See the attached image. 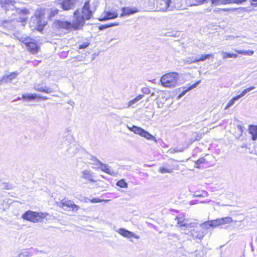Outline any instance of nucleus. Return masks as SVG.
<instances>
[{
  "label": "nucleus",
  "mask_w": 257,
  "mask_h": 257,
  "mask_svg": "<svg viewBox=\"0 0 257 257\" xmlns=\"http://www.w3.org/2000/svg\"><path fill=\"white\" fill-rule=\"evenodd\" d=\"M97 3V0H90L85 3L81 12L76 10L73 18L72 22L56 20L54 23V26L56 28L65 29L68 30L81 29L85 24V21L89 20L95 10L92 8V6Z\"/></svg>",
  "instance_id": "f257e3e1"
},
{
  "label": "nucleus",
  "mask_w": 257,
  "mask_h": 257,
  "mask_svg": "<svg viewBox=\"0 0 257 257\" xmlns=\"http://www.w3.org/2000/svg\"><path fill=\"white\" fill-rule=\"evenodd\" d=\"M12 11H14V13L10 17L11 20L13 21L17 19L18 22L22 23L23 26H25L28 19V16L30 14L29 10L26 8H17L15 7Z\"/></svg>",
  "instance_id": "f03ea898"
},
{
  "label": "nucleus",
  "mask_w": 257,
  "mask_h": 257,
  "mask_svg": "<svg viewBox=\"0 0 257 257\" xmlns=\"http://www.w3.org/2000/svg\"><path fill=\"white\" fill-rule=\"evenodd\" d=\"M179 74L177 73H168L162 76L161 78L162 84L166 87H174L178 84Z\"/></svg>",
  "instance_id": "7ed1b4c3"
},
{
  "label": "nucleus",
  "mask_w": 257,
  "mask_h": 257,
  "mask_svg": "<svg viewBox=\"0 0 257 257\" xmlns=\"http://www.w3.org/2000/svg\"><path fill=\"white\" fill-rule=\"evenodd\" d=\"M48 213L45 212H37L31 210L27 211L23 215L22 218L24 219L36 223L41 222L45 218Z\"/></svg>",
  "instance_id": "20e7f679"
},
{
  "label": "nucleus",
  "mask_w": 257,
  "mask_h": 257,
  "mask_svg": "<svg viewBox=\"0 0 257 257\" xmlns=\"http://www.w3.org/2000/svg\"><path fill=\"white\" fill-rule=\"evenodd\" d=\"M15 36L18 40L24 43L26 45L32 54H35L38 52L39 47L35 40L31 39L29 37H26L24 36L16 35Z\"/></svg>",
  "instance_id": "39448f33"
},
{
  "label": "nucleus",
  "mask_w": 257,
  "mask_h": 257,
  "mask_svg": "<svg viewBox=\"0 0 257 257\" xmlns=\"http://www.w3.org/2000/svg\"><path fill=\"white\" fill-rule=\"evenodd\" d=\"M127 127L130 131L133 132L136 134L139 135L141 137H144L148 140L153 141L155 143H157V140L154 136H153L149 132H147L142 128L137 126L136 125H133L132 127L127 125Z\"/></svg>",
  "instance_id": "423d86ee"
},
{
  "label": "nucleus",
  "mask_w": 257,
  "mask_h": 257,
  "mask_svg": "<svg viewBox=\"0 0 257 257\" xmlns=\"http://www.w3.org/2000/svg\"><path fill=\"white\" fill-rule=\"evenodd\" d=\"M57 205L61 208H63L64 206L72 208L73 211H77L79 209V207L75 204L74 202L71 200H69L67 198L62 199L61 201L57 202Z\"/></svg>",
  "instance_id": "0eeeda50"
},
{
  "label": "nucleus",
  "mask_w": 257,
  "mask_h": 257,
  "mask_svg": "<svg viewBox=\"0 0 257 257\" xmlns=\"http://www.w3.org/2000/svg\"><path fill=\"white\" fill-rule=\"evenodd\" d=\"M81 177L89 182H96L94 173L89 169H86L81 172Z\"/></svg>",
  "instance_id": "6e6552de"
},
{
  "label": "nucleus",
  "mask_w": 257,
  "mask_h": 257,
  "mask_svg": "<svg viewBox=\"0 0 257 257\" xmlns=\"http://www.w3.org/2000/svg\"><path fill=\"white\" fill-rule=\"evenodd\" d=\"M79 0H62L60 4L61 8L64 11H68L73 9L75 5Z\"/></svg>",
  "instance_id": "1a4fd4ad"
},
{
  "label": "nucleus",
  "mask_w": 257,
  "mask_h": 257,
  "mask_svg": "<svg viewBox=\"0 0 257 257\" xmlns=\"http://www.w3.org/2000/svg\"><path fill=\"white\" fill-rule=\"evenodd\" d=\"M175 219L178 221L177 224L179 225L180 227L192 228L195 227L197 225V223L194 222H189L187 219L182 220L179 217H176Z\"/></svg>",
  "instance_id": "9d476101"
},
{
  "label": "nucleus",
  "mask_w": 257,
  "mask_h": 257,
  "mask_svg": "<svg viewBox=\"0 0 257 257\" xmlns=\"http://www.w3.org/2000/svg\"><path fill=\"white\" fill-rule=\"evenodd\" d=\"M104 16H101L99 18L100 21H104L109 19H113L118 17V14L116 11H104Z\"/></svg>",
  "instance_id": "9b49d317"
},
{
  "label": "nucleus",
  "mask_w": 257,
  "mask_h": 257,
  "mask_svg": "<svg viewBox=\"0 0 257 257\" xmlns=\"http://www.w3.org/2000/svg\"><path fill=\"white\" fill-rule=\"evenodd\" d=\"M122 14L120 15V17H123L124 16H128L139 12L137 8H131L129 7L122 8Z\"/></svg>",
  "instance_id": "f8f14e48"
},
{
  "label": "nucleus",
  "mask_w": 257,
  "mask_h": 257,
  "mask_svg": "<svg viewBox=\"0 0 257 257\" xmlns=\"http://www.w3.org/2000/svg\"><path fill=\"white\" fill-rule=\"evenodd\" d=\"M44 14L43 12H41L38 15L36 14L34 17L31 18V21H36V25L38 27L44 26L46 25V23L45 22H42L41 21V19H42V16H43Z\"/></svg>",
  "instance_id": "ddd939ff"
},
{
  "label": "nucleus",
  "mask_w": 257,
  "mask_h": 257,
  "mask_svg": "<svg viewBox=\"0 0 257 257\" xmlns=\"http://www.w3.org/2000/svg\"><path fill=\"white\" fill-rule=\"evenodd\" d=\"M18 75V73L17 72H13L11 73L9 75H4L3 76L2 78L0 79V80H2V83H8L11 82L12 80L14 79H15L17 76Z\"/></svg>",
  "instance_id": "4468645a"
},
{
  "label": "nucleus",
  "mask_w": 257,
  "mask_h": 257,
  "mask_svg": "<svg viewBox=\"0 0 257 257\" xmlns=\"http://www.w3.org/2000/svg\"><path fill=\"white\" fill-rule=\"evenodd\" d=\"M100 169L102 171H104L112 176H114L116 174V173L112 169H111L108 165L103 164L102 162L100 163Z\"/></svg>",
  "instance_id": "2eb2a0df"
},
{
  "label": "nucleus",
  "mask_w": 257,
  "mask_h": 257,
  "mask_svg": "<svg viewBox=\"0 0 257 257\" xmlns=\"http://www.w3.org/2000/svg\"><path fill=\"white\" fill-rule=\"evenodd\" d=\"M170 4L165 2L160 1L158 2L157 5V9L158 11L165 12L169 8Z\"/></svg>",
  "instance_id": "dca6fc26"
},
{
  "label": "nucleus",
  "mask_w": 257,
  "mask_h": 257,
  "mask_svg": "<svg viewBox=\"0 0 257 257\" xmlns=\"http://www.w3.org/2000/svg\"><path fill=\"white\" fill-rule=\"evenodd\" d=\"M34 88L36 91L44 92L46 93H50L52 92V90L48 88L46 86H41L40 84H35Z\"/></svg>",
  "instance_id": "f3484780"
},
{
  "label": "nucleus",
  "mask_w": 257,
  "mask_h": 257,
  "mask_svg": "<svg viewBox=\"0 0 257 257\" xmlns=\"http://www.w3.org/2000/svg\"><path fill=\"white\" fill-rule=\"evenodd\" d=\"M15 4V0H0V5L3 7L6 10V12L7 15H9L8 12V7L7 6L9 5H12L13 6H14Z\"/></svg>",
  "instance_id": "a211bd4d"
},
{
  "label": "nucleus",
  "mask_w": 257,
  "mask_h": 257,
  "mask_svg": "<svg viewBox=\"0 0 257 257\" xmlns=\"http://www.w3.org/2000/svg\"><path fill=\"white\" fill-rule=\"evenodd\" d=\"M190 236L193 238L201 239L204 236V234L200 231H198L195 229H193L190 231Z\"/></svg>",
  "instance_id": "6ab92c4d"
},
{
  "label": "nucleus",
  "mask_w": 257,
  "mask_h": 257,
  "mask_svg": "<svg viewBox=\"0 0 257 257\" xmlns=\"http://www.w3.org/2000/svg\"><path fill=\"white\" fill-rule=\"evenodd\" d=\"M144 97V95L141 94L137 96L135 98L129 101L127 104L125 108H129L131 106H133L137 102L140 100Z\"/></svg>",
  "instance_id": "aec40b11"
},
{
  "label": "nucleus",
  "mask_w": 257,
  "mask_h": 257,
  "mask_svg": "<svg viewBox=\"0 0 257 257\" xmlns=\"http://www.w3.org/2000/svg\"><path fill=\"white\" fill-rule=\"evenodd\" d=\"M200 80L197 81L195 83L190 86L189 87L184 90L182 93L178 96V98L179 99L184 96L188 91L192 90V89L196 87L197 85L200 83Z\"/></svg>",
  "instance_id": "412c9836"
},
{
  "label": "nucleus",
  "mask_w": 257,
  "mask_h": 257,
  "mask_svg": "<svg viewBox=\"0 0 257 257\" xmlns=\"http://www.w3.org/2000/svg\"><path fill=\"white\" fill-rule=\"evenodd\" d=\"M249 131L252 135V139L255 140L257 138V126L251 125L249 126Z\"/></svg>",
  "instance_id": "4be33fe9"
},
{
  "label": "nucleus",
  "mask_w": 257,
  "mask_h": 257,
  "mask_svg": "<svg viewBox=\"0 0 257 257\" xmlns=\"http://www.w3.org/2000/svg\"><path fill=\"white\" fill-rule=\"evenodd\" d=\"M221 54L222 57V59L224 60L230 58H236L237 57V55L236 54H231L225 51H221Z\"/></svg>",
  "instance_id": "5701e85b"
},
{
  "label": "nucleus",
  "mask_w": 257,
  "mask_h": 257,
  "mask_svg": "<svg viewBox=\"0 0 257 257\" xmlns=\"http://www.w3.org/2000/svg\"><path fill=\"white\" fill-rule=\"evenodd\" d=\"M219 224H225L230 223L232 221V219L231 217L227 216L223 218H218Z\"/></svg>",
  "instance_id": "b1692460"
},
{
  "label": "nucleus",
  "mask_w": 257,
  "mask_h": 257,
  "mask_svg": "<svg viewBox=\"0 0 257 257\" xmlns=\"http://www.w3.org/2000/svg\"><path fill=\"white\" fill-rule=\"evenodd\" d=\"M37 97V95L35 93H26L22 95V98L28 100H31Z\"/></svg>",
  "instance_id": "393cba45"
},
{
  "label": "nucleus",
  "mask_w": 257,
  "mask_h": 257,
  "mask_svg": "<svg viewBox=\"0 0 257 257\" xmlns=\"http://www.w3.org/2000/svg\"><path fill=\"white\" fill-rule=\"evenodd\" d=\"M184 62L185 64H190L193 63L198 62V60H197V58L188 57L184 60Z\"/></svg>",
  "instance_id": "a878e982"
},
{
  "label": "nucleus",
  "mask_w": 257,
  "mask_h": 257,
  "mask_svg": "<svg viewBox=\"0 0 257 257\" xmlns=\"http://www.w3.org/2000/svg\"><path fill=\"white\" fill-rule=\"evenodd\" d=\"M235 51L238 54H243V55H248V56H251L254 53V51L252 50L242 51V50H235Z\"/></svg>",
  "instance_id": "bb28decb"
},
{
  "label": "nucleus",
  "mask_w": 257,
  "mask_h": 257,
  "mask_svg": "<svg viewBox=\"0 0 257 257\" xmlns=\"http://www.w3.org/2000/svg\"><path fill=\"white\" fill-rule=\"evenodd\" d=\"M211 57H214V55L212 54L201 55L199 58H197V60H198V62L203 61H205V60L209 59Z\"/></svg>",
  "instance_id": "cd10ccee"
},
{
  "label": "nucleus",
  "mask_w": 257,
  "mask_h": 257,
  "mask_svg": "<svg viewBox=\"0 0 257 257\" xmlns=\"http://www.w3.org/2000/svg\"><path fill=\"white\" fill-rule=\"evenodd\" d=\"M59 10L56 8H52L49 10L48 17L51 19L58 13Z\"/></svg>",
  "instance_id": "c85d7f7f"
},
{
  "label": "nucleus",
  "mask_w": 257,
  "mask_h": 257,
  "mask_svg": "<svg viewBox=\"0 0 257 257\" xmlns=\"http://www.w3.org/2000/svg\"><path fill=\"white\" fill-rule=\"evenodd\" d=\"M255 88L254 86H251L250 87L244 89L239 95H237V97L239 99L243 96H244L247 93L249 92L251 90L254 89Z\"/></svg>",
  "instance_id": "c756f323"
},
{
  "label": "nucleus",
  "mask_w": 257,
  "mask_h": 257,
  "mask_svg": "<svg viewBox=\"0 0 257 257\" xmlns=\"http://www.w3.org/2000/svg\"><path fill=\"white\" fill-rule=\"evenodd\" d=\"M32 254L29 251H23L18 254V257H30Z\"/></svg>",
  "instance_id": "7c9ffc66"
},
{
  "label": "nucleus",
  "mask_w": 257,
  "mask_h": 257,
  "mask_svg": "<svg viewBox=\"0 0 257 257\" xmlns=\"http://www.w3.org/2000/svg\"><path fill=\"white\" fill-rule=\"evenodd\" d=\"M132 237H134L135 238H137V239H139L140 238L139 236H138L136 234L134 233L133 232H131V231H130L128 230H127V231L126 233V234H125L124 237H126V238H131Z\"/></svg>",
  "instance_id": "2f4dec72"
},
{
  "label": "nucleus",
  "mask_w": 257,
  "mask_h": 257,
  "mask_svg": "<svg viewBox=\"0 0 257 257\" xmlns=\"http://www.w3.org/2000/svg\"><path fill=\"white\" fill-rule=\"evenodd\" d=\"M238 99L239 98L237 97V96L233 97L227 104L226 106L225 107V109H226L231 106H232L234 103L235 101L238 100Z\"/></svg>",
  "instance_id": "473e14b6"
},
{
  "label": "nucleus",
  "mask_w": 257,
  "mask_h": 257,
  "mask_svg": "<svg viewBox=\"0 0 257 257\" xmlns=\"http://www.w3.org/2000/svg\"><path fill=\"white\" fill-rule=\"evenodd\" d=\"M116 185L121 188H126L127 187V184L124 181L123 179H121L118 181Z\"/></svg>",
  "instance_id": "72a5a7b5"
},
{
  "label": "nucleus",
  "mask_w": 257,
  "mask_h": 257,
  "mask_svg": "<svg viewBox=\"0 0 257 257\" xmlns=\"http://www.w3.org/2000/svg\"><path fill=\"white\" fill-rule=\"evenodd\" d=\"M159 172L162 174H165L166 173H171L172 172L173 170L164 167H160L159 169Z\"/></svg>",
  "instance_id": "f704fd0d"
},
{
  "label": "nucleus",
  "mask_w": 257,
  "mask_h": 257,
  "mask_svg": "<svg viewBox=\"0 0 257 257\" xmlns=\"http://www.w3.org/2000/svg\"><path fill=\"white\" fill-rule=\"evenodd\" d=\"M200 226L202 228L206 229H209L210 227H211L210 221H205V222L200 224Z\"/></svg>",
  "instance_id": "c9c22d12"
},
{
  "label": "nucleus",
  "mask_w": 257,
  "mask_h": 257,
  "mask_svg": "<svg viewBox=\"0 0 257 257\" xmlns=\"http://www.w3.org/2000/svg\"><path fill=\"white\" fill-rule=\"evenodd\" d=\"M117 25H118V24H117V23H112L110 25H102L99 27V29L100 30H102L104 29L108 28L110 27L117 26Z\"/></svg>",
  "instance_id": "e433bc0d"
},
{
  "label": "nucleus",
  "mask_w": 257,
  "mask_h": 257,
  "mask_svg": "<svg viewBox=\"0 0 257 257\" xmlns=\"http://www.w3.org/2000/svg\"><path fill=\"white\" fill-rule=\"evenodd\" d=\"M210 224H211V227H217L219 225H220L219 224V220H218V218L215 219V220H210Z\"/></svg>",
  "instance_id": "4c0bfd02"
},
{
  "label": "nucleus",
  "mask_w": 257,
  "mask_h": 257,
  "mask_svg": "<svg viewBox=\"0 0 257 257\" xmlns=\"http://www.w3.org/2000/svg\"><path fill=\"white\" fill-rule=\"evenodd\" d=\"M90 160L91 161V163L95 165H99L101 163V162L94 157H91Z\"/></svg>",
  "instance_id": "58836bf2"
},
{
  "label": "nucleus",
  "mask_w": 257,
  "mask_h": 257,
  "mask_svg": "<svg viewBox=\"0 0 257 257\" xmlns=\"http://www.w3.org/2000/svg\"><path fill=\"white\" fill-rule=\"evenodd\" d=\"M116 231L123 237H125V235L127 231V230H126L125 228H119L116 230Z\"/></svg>",
  "instance_id": "ea45409f"
},
{
  "label": "nucleus",
  "mask_w": 257,
  "mask_h": 257,
  "mask_svg": "<svg viewBox=\"0 0 257 257\" xmlns=\"http://www.w3.org/2000/svg\"><path fill=\"white\" fill-rule=\"evenodd\" d=\"M247 0H229L228 1V4L235 3V4H241L243 2H246Z\"/></svg>",
  "instance_id": "a19ab883"
},
{
  "label": "nucleus",
  "mask_w": 257,
  "mask_h": 257,
  "mask_svg": "<svg viewBox=\"0 0 257 257\" xmlns=\"http://www.w3.org/2000/svg\"><path fill=\"white\" fill-rule=\"evenodd\" d=\"M103 201V200L97 198H94L90 200V202L92 203H99Z\"/></svg>",
  "instance_id": "79ce46f5"
},
{
  "label": "nucleus",
  "mask_w": 257,
  "mask_h": 257,
  "mask_svg": "<svg viewBox=\"0 0 257 257\" xmlns=\"http://www.w3.org/2000/svg\"><path fill=\"white\" fill-rule=\"evenodd\" d=\"M89 43L84 42L79 46V48L80 49H84V48H86L87 47H88L89 46Z\"/></svg>",
  "instance_id": "37998d69"
},
{
  "label": "nucleus",
  "mask_w": 257,
  "mask_h": 257,
  "mask_svg": "<svg viewBox=\"0 0 257 257\" xmlns=\"http://www.w3.org/2000/svg\"><path fill=\"white\" fill-rule=\"evenodd\" d=\"M204 161H205V159H204L203 158H200L196 162V164L197 165V164H202V163H204Z\"/></svg>",
  "instance_id": "c03bdc74"
},
{
  "label": "nucleus",
  "mask_w": 257,
  "mask_h": 257,
  "mask_svg": "<svg viewBox=\"0 0 257 257\" xmlns=\"http://www.w3.org/2000/svg\"><path fill=\"white\" fill-rule=\"evenodd\" d=\"M251 5L253 7H257V0H252Z\"/></svg>",
  "instance_id": "a18cd8bd"
},
{
  "label": "nucleus",
  "mask_w": 257,
  "mask_h": 257,
  "mask_svg": "<svg viewBox=\"0 0 257 257\" xmlns=\"http://www.w3.org/2000/svg\"><path fill=\"white\" fill-rule=\"evenodd\" d=\"M37 97L39 98V99H43V100H46V99H48V98L46 96H41L40 95H37Z\"/></svg>",
  "instance_id": "49530a36"
},
{
  "label": "nucleus",
  "mask_w": 257,
  "mask_h": 257,
  "mask_svg": "<svg viewBox=\"0 0 257 257\" xmlns=\"http://www.w3.org/2000/svg\"><path fill=\"white\" fill-rule=\"evenodd\" d=\"M197 4H202L204 3L206 0H195Z\"/></svg>",
  "instance_id": "de8ad7c7"
},
{
  "label": "nucleus",
  "mask_w": 257,
  "mask_h": 257,
  "mask_svg": "<svg viewBox=\"0 0 257 257\" xmlns=\"http://www.w3.org/2000/svg\"><path fill=\"white\" fill-rule=\"evenodd\" d=\"M159 1H161V2H165L170 5L172 4V0H159Z\"/></svg>",
  "instance_id": "09e8293b"
},
{
  "label": "nucleus",
  "mask_w": 257,
  "mask_h": 257,
  "mask_svg": "<svg viewBox=\"0 0 257 257\" xmlns=\"http://www.w3.org/2000/svg\"><path fill=\"white\" fill-rule=\"evenodd\" d=\"M90 200L91 199H90L87 197L84 198V202H88L90 201Z\"/></svg>",
  "instance_id": "8fccbe9b"
},
{
  "label": "nucleus",
  "mask_w": 257,
  "mask_h": 257,
  "mask_svg": "<svg viewBox=\"0 0 257 257\" xmlns=\"http://www.w3.org/2000/svg\"><path fill=\"white\" fill-rule=\"evenodd\" d=\"M199 164H197V165H196V164H195V167H197V168H199Z\"/></svg>",
  "instance_id": "3c124183"
},
{
  "label": "nucleus",
  "mask_w": 257,
  "mask_h": 257,
  "mask_svg": "<svg viewBox=\"0 0 257 257\" xmlns=\"http://www.w3.org/2000/svg\"><path fill=\"white\" fill-rule=\"evenodd\" d=\"M237 127L240 129L242 130V127L240 125H238Z\"/></svg>",
  "instance_id": "603ef678"
},
{
  "label": "nucleus",
  "mask_w": 257,
  "mask_h": 257,
  "mask_svg": "<svg viewBox=\"0 0 257 257\" xmlns=\"http://www.w3.org/2000/svg\"><path fill=\"white\" fill-rule=\"evenodd\" d=\"M197 196L200 197H202L203 196L202 195H197Z\"/></svg>",
  "instance_id": "864d4df0"
},
{
  "label": "nucleus",
  "mask_w": 257,
  "mask_h": 257,
  "mask_svg": "<svg viewBox=\"0 0 257 257\" xmlns=\"http://www.w3.org/2000/svg\"><path fill=\"white\" fill-rule=\"evenodd\" d=\"M217 204L220 206H224V205H221L219 203H217Z\"/></svg>",
  "instance_id": "5fc2aeb1"
},
{
  "label": "nucleus",
  "mask_w": 257,
  "mask_h": 257,
  "mask_svg": "<svg viewBox=\"0 0 257 257\" xmlns=\"http://www.w3.org/2000/svg\"><path fill=\"white\" fill-rule=\"evenodd\" d=\"M2 84V80H0V85Z\"/></svg>",
  "instance_id": "6e6d98bb"
},
{
  "label": "nucleus",
  "mask_w": 257,
  "mask_h": 257,
  "mask_svg": "<svg viewBox=\"0 0 257 257\" xmlns=\"http://www.w3.org/2000/svg\"><path fill=\"white\" fill-rule=\"evenodd\" d=\"M210 201V200H209V201H206L205 202H207V203H208V202H209ZM203 202V203H204L205 202Z\"/></svg>",
  "instance_id": "4d7b16f0"
}]
</instances>
